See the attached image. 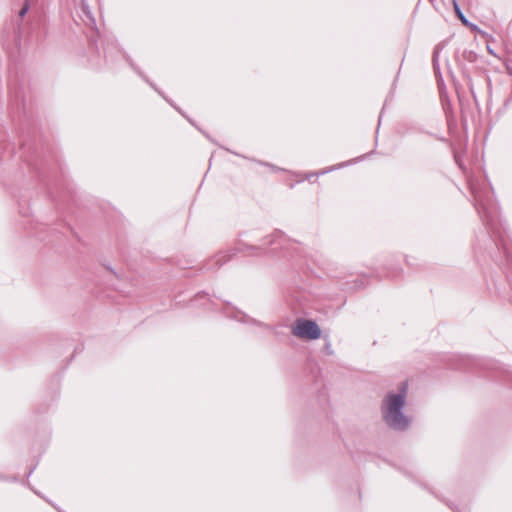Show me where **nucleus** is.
<instances>
[{"instance_id":"obj_1","label":"nucleus","mask_w":512,"mask_h":512,"mask_svg":"<svg viewBox=\"0 0 512 512\" xmlns=\"http://www.w3.org/2000/svg\"><path fill=\"white\" fill-rule=\"evenodd\" d=\"M406 392L407 385L403 384L399 394H389L384 400L383 417L395 429H403L408 425L407 418L400 411L405 403Z\"/></svg>"},{"instance_id":"obj_2","label":"nucleus","mask_w":512,"mask_h":512,"mask_svg":"<svg viewBox=\"0 0 512 512\" xmlns=\"http://www.w3.org/2000/svg\"><path fill=\"white\" fill-rule=\"evenodd\" d=\"M292 334L300 339L315 340L320 338L321 330L312 320L297 319L292 327Z\"/></svg>"},{"instance_id":"obj_3","label":"nucleus","mask_w":512,"mask_h":512,"mask_svg":"<svg viewBox=\"0 0 512 512\" xmlns=\"http://www.w3.org/2000/svg\"><path fill=\"white\" fill-rule=\"evenodd\" d=\"M453 7H454V11L457 15V17L460 19V21L465 25V26H468L469 25V22L468 20L466 19V17L463 15V13L461 12L457 2L455 0H453Z\"/></svg>"},{"instance_id":"obj_4","label":"nucleus","mask_w":512,"mask_h":512,"mask_svg":"<svg viewBox=\"0 0 512 512\" xmlns=\"http://www.w3.org/2000/svg\"><path fill=\"white\" fill-rule=\"evenodd\" d=\"M27 10H28V7H27V6H24V7L21 9V11H20V16H21V17H22V16H24V15L26 14Z\"/></svg>"}]
</instances>
